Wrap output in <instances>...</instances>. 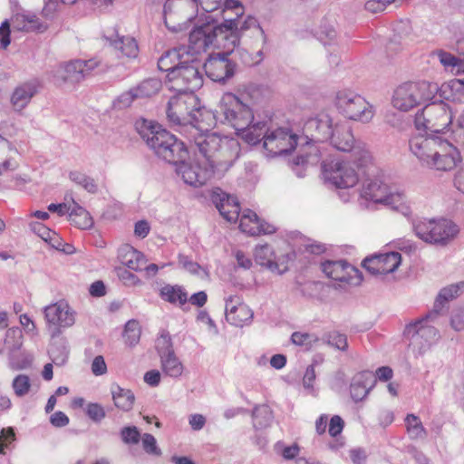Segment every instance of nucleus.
<instances>
[{
    "mask_svg": "<svg viewBox=\"0 0 464 464\" xmlns=\"http://www.w3.org/2000/svg\"><path fill=\"white\" fill-rule=\"evenodd\" d=\"M199 155L174 164L177 175L193 188H200L212 178L223 177L239 157L240 144L237 140H220L211 135L197 140Z\"/></svg>",
    "mask_w": 464,
    "mask_h": 464,
    "instance_id": "nucleus-1",
    "label": "nucleus"
},
{
    "mask_svg": "<svg viewBox=\"0 0 464 464\" xmlns=\"http://www.w3.org/2000/svg\"><path fill=\"white\" fill-rule=\"evenodd\" d=\"M409 145L420 164L430 169L450 171L462 161L457 146L441 136L414 135Z\"/></svg>",
    "mask_w": 464,
    "mask_h": 464,
    "instance_id": "nucleus-2",
    "label": "nucleus"
},
{
    "mask_svg": "<svg viewBox=\"0 0 464 464\" xmlns=\"http://www.w3.org/2000/svg\"><path fill=\"white\" fill-rule=\"evenodd\" d=\"M361 198L368 203L389 207L407 218H412L411 201L405 193L391 188L379 175L368 174L362 180L360 190Z\"/></svg>",
    "mask_w": 464,
    "mask_h": 464,
    "instance_id": "nucleus-3",
    "label": "nucleus"
},
{
    "mask_svg": "<svg viewBox=\"0 0 464 464\" xmlns=\"http://www.w3.org/2000/svg\"><path fill=\"white\" fill-rule=\"evenodd\" d=\"M141 128L140 135L158 157L171 164L187 157L185 144L158 123L143 121Z\"/></svg>",
    "mask_w": 464,
    "mask_h": 464,
    "instance_id": "nucleus-4",
    "label": "nucleus"
},
{
    "mask_svg": "<svg viewBox=\"0 0 464 464\" xmlns=\"http://www.w3.org/2000/svg\"><path fill=\"white\" fill-rule=\"evenodd\" d=\"M439 91L436 82H408L399 85L392 96V105L401 111H409L422 102L435 98Z\"/></svg>",
    "mask_w": 464,
    "mask_h": 464,
    "instance_id": "nucleus-5",
    "label": "nucleus"
},
{
    "mask_svg": "<svg viewBox=\"0 0 464 464\" xmlns=\"http://www.w3.org/2000/svg\"><path fill=\"white\" fill-rule=\"evenodd\" d=\"M412 229L422 241L442 246L453 241L459 232L458 226L446 218H418L412 221Z\"/></svg>",
    "mask_w": 464,
    "mask_h": 464,
    "instance_id": "nucleus-6",
    "label": "nucleus"
},
{
    "mask_svg": "<svg viewBox=\"0 0 464 464\" xmlns=\"http://www.w3.org/2000/svg\"><path fill=\"white\" fill-rule=\"evenodd\" d=\"M357 161L352 162L340 158H332L323 160L322 173L324 180L340 189L354 188L360 180L361 168Z\"/></svg>",
    "mask_w": 464,
    "mask_h": 464,
    "instance_id": "nucleus-7",
    "label": "nucleus"
},
{
    "mask_svg": "<svg viewBox=\"0 0 464 464\" xmlns=\"http://www.w3.org/2000/svg\"><path fill=\"white\" fill-rule=\"evenodd\" d=\"M337 150L349 152L360 165H369L372 156L366 144L353 136L352 127L346 122H334V129L329 140Z\"/></svg>",
    "mask_w": 464,
    "mask_h": 464,
    "instance_id": "nucleus-8",
    "label": "nucleus"
},
{
    "mask_svg": "<svg viewBox=\"0 0 464 464\" xmlns=\"http://www.w3.org/2000/svg\"><path fill=\"white\" fill-rule=\"evenodd\" d=\"M217 112L219 114V121L228 124L235 130L244 129L254 120V112L250 105L232 92L222 95Z\"/></svg>",
    "mask_w": 464,
    "mask_h": 464,
    "instance_id": "nucleus-9",
    "label": "nucleus"
},
{
    "mask_svg": "<svg viewBox=\"0 0 464 464\" xmlns=\"http://www.w3.org/2000/svg\"><path fill=\"white\" fill-rule=\"evenodd\" d=\"M334 106L344 118L361 123H369L374 117L375 110L364 97L351 90L336 93Z\"/></svg>",
    "mask_w": 464,
    "mask_h": 464,
    "instance_id": "nucleus-10",
    "label": "nucleus"
},
{
    "mask_svg": "<svg viewBox=\"0 0 464 464\" xmlns=\"http://www.w3.org/2000/svg\"><path fill=\"white\" fill-rule=\"evenodd\" d=\"M210 20L212 21L210 16H206L204 22L201 18L193 22L195 27L189 34V48L192 53H200L209 47L230 50L224 33L218 31L220 24L213 25Z\"/></svg>",
    "mask_w": 464,
    "mask_h": 464,
    "instance_id": "nucleus-11",
    "label": "nucleus"
},
{
    "mask_svg": "<svg viewBox=\"0 0 464 464\" xmlns=\"http://www.w3.org/2000/svg\"><path fill=\"white\" fill-rule=\"evenodd\" d=\"M453 112L444 102H432L426 105L415 116L414 124L417 130L434 133L445 132L452 123Z\"/></svg>",
    "mask_w": 464,
    "mask_h": 464,
    "instance_id": "nucleus-12",
    "label": "nucleus"
},
{
    "mask_svg": "<svg viewBox=\"0 0 464 464\" xmlns=\"http://www.w3.org/2000/svg\"><path fill=\"white\" fill-rule=\"evenodd\" d=\"M197 0H167L164 5V21L172 32L187 30L199 19Z\"/></svg>",
    "mask_w": 464,
    "mask_h": 464,
    "instance_id": "nucleus-13",
    "label": "nucleus"
},
{
    "mask_svg": "<svg viewBox=\"0 0 464 464\" xmlns=\"http://www.w3.org/2000/svg\"><path fill=\"white\" fill-rule=\"evenodd\" d=\"M438 311H432L424 317L410 323L404 329V336L409 340V345L419 353H423L438 339L439 332L430 323L434 322Z\"/></svg>",
    "mask_w": 464,
    "mask_h": 464,
    "instance_id": "nucleus-14",
    "label": "nucleus"
},
{
    "mask_svg": "<svg viewBox=\"0 0 464 464\" xmlns=\"http://www.w3.org/2000/svg\"><path fill=\"white\" fill-rule=\"evenodd\" d=\"M200 63L192 55V62L181 64L167 74L169 90L177 92H192L203 84V77L199 72Z\"/></svg>",
    "mask_w": 464,
    "mask_h": 464,
    "instance_id": "nucleus-15",
    "label": "nucleus"
},
{
    "mask_svg": "<svg viewBox=\"0 0 464 464\" xmlns=\"http://www.w3.org/2000/svg\"><path fill=\"white\" fill-rule=\"evenodd\" d=\"M99 62L94 59L86 61L74 60L63 63L51 72L52 80L57 86H74L90 74L92 70L97 68Z\"/></svg>",
    "mask_w": 464,
    "mask_h": 464,
    "instance_id": "nucleus-16",
    "label": "nucleus"
},
{
    "mask_svg": "<svg viewBox=\"0 0 464 464\" xmlns=\"http://www.w3.org/2000/svg\"><path fill=\"white\" fill-rule=\"evenodd\" d=\"M198 106V99L192 92H178L172 96L167 107V118L172 125L186 128L195 120L193 112Z\"/></svg>",
    "mask_w": 464,
    "mask_h": 464,
    "instance_id": "nucleus-17",
    "label": "nucleus"
},
{
    "mask_svg": "<svg viewBox=\"0 0 464 464\" xmlns=\"http://www.w3.org/2000/svg\"><path fill=\"white\" fill-rule=\"evenodd\" d=\"M252 30L256 39L261 40V44H266V34L257 19L253 15L226 19L220 24L219 32H223L228 46L235 47L239 42L242 33Z\"/></svg>",
    "mask_w": 464,
    "mask_h": 464,
    "instance_id": "nucleus-18",
    "label": "nucleus"
},
{
    "mask_svg": "<svg viewBox=\"0 0 464 464\" xmlns=\"http://www.w3.org/2000/svg\"><path fill=\"white\" fill-rule=\"evenodd\" d=\"M44 320L52 336L59 335L63 329L71 328L76 322V312L65 300H59L44 309Z\"/></svg>",
    "mask_w": 464,
    "mask_h": 464,
    "instance_id": "nucleus-19",
    "label": "nucleus"
},
{
    "mask_svg": "<svg viewBox=\"0 0 464 464\" xmlns=\"http://www.w3.org/2000/svg\"><path fill=\"white\" fill-rule=\"evenodd\" d=\"M297 144V137L285 127L273 126L270 121L264 135L263 147L269 156H278L292 151Z\"/></svg>",
    "mask_w": 464,
    "mask_h": 464,
    "instance_id": "nucleus-20",
    "label": "nucleus"
},
{
    "mask_svg": "<svg viewBox=\"0 0 464 464\" xmlns=\"http://www.w3.org/2000/svg\"><path fill=\"white\" fill-rule=\"evenodd\" d=\"M193 114L195 116V120L188 123L185 131L188 132V138L194 141L196 147L197 140L199 137L205 138L214 135L220 140H234L233 138L227 136H220L216 132H209V129L214 127L216 123L219 121V114L218 112L214 113L210 110L201 107L200 102H198V106H197Z\"/></svg>",
    "mask_w": 464,
    "mask_h": 464,
    "instance_id": "nucleus-21",
    "label": "nucleus"
},
{
    "mask_svg": "<svg viewBox=\"0 0 464 464\" xmlns=\"http://www.w3.org/2000/svg\"><path fill=\"white\" fill-rule=\"evenodd\" d=\"M401 264V255L390 251L367 256L362 266L373 276H384L395 272Z\"/></svg>",
    "mask_w": 464,
    "mask_h": 464,
    "instance_id": "nucleus-22",
    "label": "nucleus"
},
{
    "mask_svg": "<svg viewBox=\"0 0 464 464\" xmlns=\"http://www.w3.org/2000/svg\"><path fill=\"white\" fill-rule=\"evenodd\" d=\"M254 257L256 264L274 274L282 275L288 270L289 255L276 254L268 245H257L255 247Z\"/></svg>",
    "mask_w": 464,
    "mask_h": 464,
    "instance_id": "nucleus-23",
    "label": "nucleus"
},
{
    "mask_svg": "<svg viewBox=\"0 0 464 464\" xmlns=\"http://www.w3.org/2000/svg\"><path fill=\"white\" fill-rule=\"evenodd\" d=\"M321 266L324 274L334 281L352 285H357L362 282L360 271L343 260L325 261Z\"/></svg>",
    "mask_w": 464,
    "mask_h": 464,
    "instance_id": "nucleus-24",
    "label": "nucleus"
},
{
    "mask_svg": "<svg viewBox=\"0 0 464 464\" xmlns=\"http://www.w3.org/2000/svg\"><path fill=\"white\" fill-rule=\"evenodd\" d=\"M225 316L228 324L236 327L249 325L254 312L238 295H230L225 300Z\"/></svg>",
    "mask_w": 464,
    "mask_h": 464,
    "instance_id": "nucleus-25",
    "label": "nucleus"
},
{
    "mask_svg": "<svg viewBox=\"0 0 464 464\" xmlns=\"http://www.w3.org/2000/svg\"><path fill=\"white\" fill-rule=\"evenodd\" d=\"M233 50L234 47H231L229 51L226 50V53L209 56L204 63V69L208 78L214 82H225L234 75L235 64L227 58V54Z\"/></svg>",
    "mask_w": 464,
    "mask_h": 464,
    "instance_id": "nucleus-26",
    "label": "nucleus"
},
{
    "mask_svg": "<svg viewBox=\"0 0 464 464\" xmlns=\"http://www.w3.org/2000/svg\"><path fill=\"white\" fill-rule=\"evenodd\" d=\"M334 123L326 112H320L307 120L304 125V132L314 142L328 141L333 134Z\"/></svg>",
    "mask_w": 464,
    "mask_h": 464,
    "instance_id": "nucleus-27",
    "label": "nucleus"
},
{
    "mask_svg": "<svg viewBox=\"0 0 464 464\" xmlns=\"http://www.w3.org/2000/svg\"><path fill=\"white\" fill-rule=\"evenodd\" d=\"M242 232L250 236L270 235L276 231L274 225L261 221L252 210H245L239 218Z\"/></svg>",
    "mask_w": 464,
    "mask_h": 464,
    "instance_id": "nucleus-28",
    "label": "nucleus"
},
{
    "mask_svg": "<svg viewBox=\"0 0 464 464\" xmlns=\"http://www.w3.org/2000/svg\"><path fill=\"white\" fill-rule=\"evenodd\" d=\"M37 92V85L34 82H24L16 86L9 100L12 110L16 113H22Z\"/></svg>",
    "mask_w": 464,
    "mask_h": 464,
    "instance_id": "nucleus-29",
    "label": "nucleus"
},
{
    "mask_svg": "<svg viewBox=\"0 0 464 464\" xmlns=\"http://www.w3.org/2000/svg\"><path fill=\"white\" fill-rule=\"evenodd\" d=\"M375 386L374 375L368 371L356 373L350 384V394L353 401L364 400Z\"/></svg>",
    "mask_w": 464,
    "mask_h": 464,
    "instance_id": "nucleus-30",
    "label": "nucleus"
},
{
    "mask_svg": "<svg viewBox=\"0 0 464 464\" xmlns=\"http://www.w3.org/2000/svg\"><path fill=\"white\" fill-rule=\"evenodd\" d=\"M192 55L185 47L175 48L168 51L159 59L158 66L160 70L169 74L179 65L192 62Z\"/></svg>",
    "mask_w": 464,
    "mask_h": 464,
    "instance_id": "nucleus-31",
    "label": "nucleus"
},
{
    "mask_svg": "<svg viewBox=\"0 0 464 464\" xmlns=\"http://www.w3.org/2000/svg\"><path fill=\"white\" fill-rule=\"evenodd\" d=\"M213 200L220 215L228 222H235L239 218V204L237 198L225 192L216 193Z\"/></svg>",
    "mask_w": 464,
    "mask_h": 464,
    "instance_id": "nucleus-32",
    "label": "nucleus"
},
{
    "mask_svg": "<svg viewBox=\"0 0 464 464\" xmlns=\"http://www.w3.org/2000/svg\"><path fill=\"white\" fill-rule=\"evenodd\" d=\"M118 259L122 265L134 271H142L147 263L145 256L129 244L119 247Z\"/></svg>",
    "mask_w": 464,
    "mask_h": 464,
    "instance_id": "nucleus-33",
    "label": "nucleus"
},
{
    "mask_svg": "<svg viewBox=\"0 0 464 464\" xmlns=\"http://www.w3.org/2000/svg\"><path fill=\"white\" fill-rule=\"evenodd\" d=\"M270 120L252 121L244 129L237 130V134L248 144H257L260 140L264 141V135L267 132Z\"/></svg>",
    "mask_w": 464,
    "mask_h": 464,
    "instance_id": "nucleus-34",
    "label": "nucleus"
},
{
    "mask_svg": "<svg viewBox=\"0 0 464 464\" xmlns=\"http://www.w3.org/2000/svg\"><path fill=\"white\" fill-rule=\"evenodd\" d=\"M105 38L110 44L121 53L130 59L136 58L139 53V47L136 40L130 36L120 35L118 33L106 35Z\"/></svg>",
    "mask_w": 464,
    "mask_h": 464,
    "instance_id": "nucleus-35",
    "label": "nucleus"
},
{
    "mask_svg": "<svg viewBox=\"0 0 464 464\" xmlns=\"http://www.w3.org/2000/svg\"><path fill=\"white\" fill-rule=\"evenodd\" d=\"M12 26L17 31H44L45 26L39 22L35 14L16 13L11 18Z\"/></svg>",
    "mask_w": 464,
    "mask_h": 464,
    "instance_id": "nucleus-36",
    "label": "nucleus"
},
{
    "mask_svg": "<svg viewBox=\"0 0 464 464\" xmlns=\"http://www.w3.org/2000/svg\"><path fill=\"white\" fill-rule=\"evenodd\" d=\"M438 93L445 100L464 102V79H453L439 86Z\"/></svg>",
    "mask_w": 464,
    "mask_h": 464,
    "instance_id": "nucleus-37",
    "label": "nucleus"
},
{
    "mask_svg": "<svg viewBox=\"0 0 464 464\" xmlns=\"http://www.w3.org/2000/svg\"><path fill=\"white\" fill-rule=\"evenodd\" d=\"M17 130L15 123L11 121L0 122V157L6 156L8 152H17L14 144L8 139L15 136Z\"/></svg>",
    "mask_w": 464,
    "mask_h": 464,
    "instance_id": "nucleus-38",
    "label": "nucleus"
},
{
    "mask_svg": "<svg viewBox=\"0 0 464 464\" xmlns=\"http://www.w3.org/2000/svg\"><path fill=\"white\" fill-rule=\"evenodd\" d=\"M264 46L261 40L256 39L255 46L238 49L237 53L239 60L246 66L258 65L264 59Z\"/></svg>",
    "mask_w": 464,
    "mask_h": 464,
    "instance_id": "nucleus-39",
    "label": "nucleus"
},
{
    "mask_svg": "<svg viewBox=\"0 0 464 464\" xmlns=\"http://www.w3.org/2000/svg\"><path fill=\"white\" fill-rule=\"evenodd\" d=\"M160 368L165 375L171 378H179L184 372V365L175 353L161 355Z\"/></svg>",
    "mask_w": 464,
    "mask_h": 464,
    "instance_id": "nucleus-40",
    "label": "nucleus"
},
{
    "mask_svg": "<svg viewBox=\"0 0 464 464\" xmlns=\"http://www.w3.org/2000/svg\"><path fill=\"white\" fill-rule=\"evenodd\" d=\"M111 394L114 405L124 411H129L134 404V394L130 390L123 389L118 385L111 388Z\"/></svg>",
    "mask_w": 464,
    "mask_h": 464,
    "instance_id": "nucleus-41",
    "label": "nucleus"
},
{
    "mask_svg": "<svg viewBox=\"0 0 464 464\" xmlns=\"http://www.w3.org/2000/svg\"><path fill=\"white\" fill-rule=\"evenodd\" d=\"M30 226L32 230L44 241L48 243L53 248H61L63 246V239L56 232L51 230L49 227L39 222L32 223Z\"/></svg>",
    "mask_w": 464,
    "mask_h": 464,
    "instance_id": "nucleus-42",
    "label": "nucleus"
},
{
    "mask_svg": "<svg viewBox=\"0 0 464 464\" xmlns=\"http://www.w3.org/2000/svg\"><path fill=\"white\" fill-rule=\"evenodd\" d=\"M72 224L81 229H89L93 226L92 218L83 208L72 202V208L69 214Z\"/></svg>",
    "mask_w": 464,
    "mask_h": 464,
    "instance_id": "nucleus-43",
    "label": "nucleus"
},
{
    "mask_svg": "<svg viewBox=\"0 0 464 464\" xmlns=\"http://www.w3.org/2000/svg\"><path fill=\"white\" fill-rule=\"evenodd\" d=\"M160 297L170 304L182 305L188 301L187 293L178 285H164L160 292Z\"/></svg>",
    "mask_w": 464,
    "mask_h": 464,
    "instance_id": "nucleus-44",
    "label": "nucleus"
},
{
    "mask_svg": "<svg viewBox=\"0 0 464 464\" xmlns=\"http://www.w3.org/2000/svg\"><path fill=\"white\" fill-rule=\"evenodd\" d=\"M437 56L445 70L454 74H464V58H458L444 51H439Z\"/></svg>",
    "mask_w": 464,
    "mask_h": 464,
    "instance_id": "nucleus-45",
    "label": "nucleus"
},
{
    "mask_svg": "<svg viewBox=\"0 0 464 464\" xmlns=\"http://www.w3.org/2000/svg\"><path fill=\"white\" fill-rule=\"evenodd\" d=\"M321 158L318 147L314 143H307L306 147L303 149V152L295 158V164L296 166H314L320 162Z\"/></svg>",
    "mask_w": 464,
    "mask_h": 464,
    "instance_id": "nucleus-46",
    "label": "nucleus"
},
{
    "mask_svg": "<svg viewBox=\"0 0 464 464\" xmlns=\"http://www.w3.org/2000/svg\"><path fill=\"white\" fill-rule=\"evenodd\" d=\"M463 288H464V282H459L458 284H452V285H450L442 288L440 291L438 297L436 299L434 311L439 312V310L443 306V304L445 302H449V301L456 298L457 296H459L460 295V293L462 292Z\"/></svg>",
    "mask_w": 464,
    "mask_h": 464,
    "instance_id": "nucleus-47",
    "label": "nucleus"
},
{
    "mask_svg": "<svg viewBox=\"0 0 464 464\" xmlns=\"http://www.w3.org/2000/svg\"><path fill=\"white\" fill-rule=\"evenodd\" d=\"M237 92V97L241 98L246 104H255L259 102L263 94V88L259 85L249 83L239 87Z\"/></svg>",
    "mask_w": 464,
    "mask_h": 464,
    "instance_id": "nucleus-48",
    "label": "nucleus"
},
{
    "mask_svg": "<svg viewBox=\"0 0 464 464\" xmlns=\"http://www.w3.org/2000/svg\"><path fill=\"white\" fill-rule=\"evenodd\" d=\"M316 34L318 39L324 44L333 42L337 36L336 21L334 19H324L322 21Z\"/></svg>",
    "mask_w": 464,
    "mask_h": 464,
    "instance_id": "nucleus-49",
    "label": "nucleus"
},
{
    "mask_svg": "<svg viewBox=\"0 0 464 464\" xmlns=\"http://www.w3.org/2000/svg\"><path fill=\"white\" fill-rule=\"evenodd\" d=\"M407 432L411 439L424 438L426 430L419 417L414 414H408L405 418Z\"/></svg>",
    "mask_w": 464,
    "mask_h": 464,
    "instance_id": "nucleus-50",
    "label": "nucleus"
},
{
    "mask_svg": "<svg viewBox=\"0 0 464 464\" xmlns=\"http://www.w3.org/2000/svg\"><path fill=\"white\" fill-rule=\"evenodd\" d=\"M161 88V82L156 78L142 82L135 89L138 98H149L156 94Z\"/></svg>",
    "mask_w": 464,
    "mask_h": 464,
    "instance_id": "nucleus-51",
    "label": "nucleus"
},
{
    "mask_svg": "<svg viewBox=\"0 0 464 464\" xmlns=\"http://www.w3.org/2000/svg\"><path fill=\"white\" fill-rule=\"evenodd\" d=\"M69 179L71 181L82 187L88 192L94 193L97 191V185L94 180L82 171L71 170L69 172Z\"/></svg>",
    "mask_w": 464,
    "mask_h": 464,
    "instance_id": "nucleus-52",
    "label": "nucleus"
},
{
    "mask_svg": "<svg viewBox=\"0 0 464 464\" xmlns=\"http://www.w3.org/2000/svg\"><path fill=\"white\" fill-rule=\"evenodd\" d=\"M31 380L26 374H18L12 382L14 394L18 397L25 396L31 389Z\"/></svg>",
    "mask_w": 464,
    "mask_h": 464,
    "instance_id": "nucleus-53",
    "label": "nucleus"
},
{
    "mask_svg": "<svg viewBox=\"0 0 464 464\" xmlns=\"http://www.w3.org/2000/svg\"><path fill=\"white\" fill-rule=\"evenodd\" d=\"M254 426L256 428L266 427L271 420V411L267 406H258L253 411Z\"/></svg>",
    "mask_w": 464,
    "mask_h": 464,
    "instance_id": "nucleus-54",
    "label": "nucleus"
},
{
    "mask_svg": "<svg viewBox=\"0 0 464 464\" xmlns=\"http://www.w3.org/2000/svg\"><path fill=\"white\" fill-rule=\"evenodd\" d=\"M293 343L310 349L319 342V338L314 334L295 332L292 334Z\"/></svg>",
    "mask_w": 464,
    "mask_h": 464,
    "instance_id": "nucleus-55",
    "label": "nucleus"
},
{
    "mask_svg": "<svg viewBox=\"0 0 464 464\" xmlns=\"http://www.w3.org/2000/svg\"><path fill=\"white\" fill-rule=\"evenodd\" d=\"M123 337L129 345H135L139 342L140 330L137 322L129 321L126 324Z\"/></svg>",
    "mask_w": 464,
    "mask_h": 464,
    "instance_id": "nucleus-56",
    "label": "nucleus"
},
{
    "mask_svg": "<svg viewBox=\"0 0 464 464\" xmlns=\"http://www.w3.org/2000/svg\"><path fill=\"white\" fill-rule=\"evenodd\" d=\"M156 349L160 358L163 354L174 353L171 337L168 332L163 331L156 340Z\"/></svg>",
    "mask_w": 464,
    "mask_h": 464,
    "instance_id": "nucleus-57",
    "label": "nucleus"
},
{
    "mask_svg": "<svg viewBox=\"0 0 464 464\" xmlns=\"http://www.w3.org/2000/svg\"><path fill=\"white\" fill-rule=\"evenodd\" d=\"M324 340L327 343V344L333 346L337 350L345 351L348 347L346 335L337 332H332L327 334L324 336Z\"/></svg>",
    "mask_w": 464,
    "mask_h": 464,
    "instance_id": "nucleus-58",
    "label": "nucleus"
},
{
    "mask_svg": "<svg viewBox=\"0 0 464 464\" xmlns=\"http://www.w3.org/2000/svg\"><path fill=\"white\" fill-rule=\"evenodd\" d=\"M142 448L149 455L160 457L161 450L158 447L155 437L150 433H144L141 436Z\"/></svg>",
    "mask_w": 464,
    "mask_h": 464,
    "instance_id": "nucleus-59",
    "label": "nucleus"
},
{
    "mask_svg": "<svg viewBox=\"0 0 464 464\" xmlns=\"http://www.w3.org/2000/svg\"><path fill=\"white\" fill-rule=\"evenodd\" d=\"M179 263L185 270L190 274L197 275L201 278L208 276V273L204 268H202L198 264L189 260L185 256H179Z\"/></svg>",
    "mask_w": 464,
    "mask_h": 464,
    "instance_id": "nucleus-60",
    "label": "nucleus"
},
{
    "mask_svg": "<svg viewBox=\"0 0 464 464\" xmlns=\"http://www.w3.org/2000/svg\"><path fill=\"white\" fill-rule=\"evenodd\" d=\"M403 0H368L364 5L367 12L377 14L384 11L389 5L401 3Z\"/></svg>",
    "mask_w": 464,
    "mask_h": 464,
    "instance_id": "nucleus-61",
    "label": "nucleus"
},
{
    "mask_svg": "<svg viewBox=\"0 0 464 464\" xmlns=\"http://www.w3.org/2000/svg\"><path fill=\"white\" fill-rule=\"evenodd\" d=\"M450 324L456 332L464 331V307H456L451 311Z\"/></svg>",
    "mask_w": 464,
    "mask_h": 464,
    "instance_id": "nucleus-62",
    "label": "nucleus"
},
{
    "mask_svg": "<svg viewBox=\"0 0 464 464\" xmlns=\"http://www.w3.org/2000/svg\"><path fill=\"white\" fill-rule=\"evenodd\" d=\"M5 343L12 349H19L23 344L22 331L18 327L7 330Z\"/></svg>",
    "mask_w": 464,
    "mask_h": 464,
    "instance_id": "nucleus-63",
    "label": "nucleus"
},
{
    "mask_svg": "<svg viewBox=\"0 0 464 464\" xmlns=\"http://www.w3.org/2000/svg\"><path fill=\"white\" fill-rule=\"evenodd\" d=\"M121 438L125 444H137L141 436L137 427L127 426L121 429Z\"/></svg>",
    "mask_w": 464,
    "mask_h": 464,
    "instance_id": "nucleus-64",
    "label": "nucleus"
}]
</instances>
